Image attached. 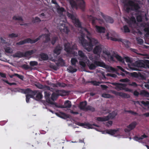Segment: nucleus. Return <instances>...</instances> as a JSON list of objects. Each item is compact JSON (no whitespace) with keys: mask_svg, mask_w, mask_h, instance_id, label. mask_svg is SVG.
<instances>
[{"mask_svg":"<svg viewBox=\"0 0 149 149\" xmlns=\"http://www.w3.org/2000/svg\"><path fill=\"white\" fill-rule=\"evenodd\" d=\"M47 90V91H45V96L46 99L47 101L49 103L51 104H54V102L52 101L49 98V96L50 95V93H49V91L50 90V88H49V90Z\"/></svg>","mask_w":149,"mask_h":149,"instance_id":"obj_16","label":"nucleus"},{"mask_svg":"<svg viewBox=\"0 0 149 149\" xmlns=\"http://www.w3.org/2000/svg\"><path fill=\"white\" fill-rule=\"evenodd\" d=\"M112 93L117 96H119L123 98H128L129 97L128 95L125 93L122 92H118L114 91H112Z\"/></svg>","mask_w":149,"mask_h":149,"instance_id":"obj_20","label":"nucleus"},{"mask_svg":"<svg viewBox=\"0 0 149 149\" xmlns=\"http://www.w3.org/2000/svg\"><path fill=\"white\" fill-rule=\"evenodd\" d=\"M58 13L59 15L60 18L58 19H55L54 22L56 23L57 26V27L58 29L60 30L62 33H68L69 31L68 28L65 26V23L66 22L65 15H66L68 17L71 19L73 22L76 26L79 28L78 30L80 31V33L83 35L85 33V31L84 29H86L83 28L81 27L80 23L78 19L76 18L73 15L69 14V13L65 11L63 8L59 7L58 8Z\"/></svg>","mask_w":149,"mask_h":149,"instance_id":"obj_1","label":"nucleus"},{"mask_svg":"<svg viewBox=\"0 0 149 149\" xmlns=\"http://www.w3.org/2000/svg\"><path fill=\"white\" fill-rule=\"evenodd\" d=\"M140 94L143 96L146 97H149V93L145 90H143L141 92Z\"/></svg>","mask_w":149,"mask_h":149,"instance_id":"obj_43","label":"nucleus"},{"mask_svg":"<svg viewBox=\"0 0 149 149\" xmlns=\"http://www.w3.org/2000/svg\"><path fill=\"white\" fill-rule=\"evenodd\" d=\"M129 85L134 87H136L137 86V84L135 82H130L128 84Z\"/></svg>","mask_w":149,"mask_h":149,"instance_id":"obj_54","label":"nucleus"},{"mask_svg":"<svg viewBox=\"0 0 149 149\" xmlns=\"http://www.w3.org/2000/svg\"><path fill=\"white\" fill-rule=\"evenodd\" d=\"M5 52L8 54H12L13 53V49L12 48L10 47H6L4 48Z\"/></svg>","mask_w":149,"mask_h":149,"instance_id":"obj_29","label":"nucleus"},{"mask_svg":"<svg viewBox=\"0 0 149 149\" xmlns=\"http://www.w3.org/2000/svg\"><path fill=\"white\" fill-rule=\"evenodd\" d=\"M18 34L17 33H12L8 35V36L10 38H15L18 36Z\"/></svg>","mask_w":149,"mask_h":149,"instance_id":"obj_49","label":"nucleus"},{"mask_svg":"<svg viewBox=\"0 0 149 149\" xmlns=\"http://www.w3.org/2000/svg\"><path fill=\"white\" fill-rule=\"evenodd\" d=\"M107 76H111L112 77L114 78L116 77V75L115 74H111L109 73L107 74Z\"/></svg>","mask_w":149,"mask_h":149,"instance_id":"obj_61","label":"nucleus"},{"mask_svg":"<svg viewBox=\"0 0 149 149\" xmlns=\"http://www.w3.org/2000/svg\"><path fill=\"white\" fill-rule=\"evenodd\" d=\"M87 104L86 102L84 101L80 103L79 106V108L80 109H86L87 108H86V105Z\"/></svg>","mask_w":149,"mask_h":149,"instance_id":"obj_34","label":"nucleus"},{"mask_svg":"<svg viewBox=\"0 0 149 149\" xmlns=\"http://www.w3.org/2000/svg\"><path fill=\"white\" fill-rule=\"evenodd\" d=\"M112 124V122L111 121H108L107 123V125L108 126H111Z\"/></svg>","mask_w":149,"mask_h":149,"instance_id":"obj_63","label":"nucleus"},{"mask_svg":"<svg viewBox=\"0 0 149 149\" xmlns=\"http://www.w3.org/2000/svg\"><path fill=\"white\" fill-rule=\"evenodd\" d=\"M107 39L113 41H122V39L116 33L111 31L108 33L106 35Z\"/></svg>","mask_w":149,"mask_h":149,"instance_id":"obj_8","label":"nucleus"},{"mask_svg":"<svg viewBox=\"0 0 149 149\" xmlns=\"http://www.w3.org/2000/svg\"><path fill=\"white\" fill-rule=\"evenodd\" d=\"M132 67L135 68L136 69V70H137V69L136 67H143L145 68H146L147 67L142 62L140 61H137L132 64Z\"/></svg>","mask_w":149,"mask_h":149,"instance_id":"obj_14","label":"nucleus"},{"mask_svg":"<svg viewBox=\"0 0 149 149\" xmlns=\"http://www.w3.org/2000/svg\"><path fill=\"white\" fill-rule=\"evenodd\" d=\"M93 51L94 54H96L99 57H100V54L102 52V53L101 54L102 57L105 58L106 56V57L108 58L109 61H113V57H115L118 61L122 62H124V61L122 57L118 54H115L113 55V56H111L109 52L100 43L95 46Z\"/></svg>","mask_w":149,"mask_h":149,"instance_id":"obj_2","label":"nucleus"},{"mask_svg":"<svg viewBox=\"0 0 149 149\" xmlns=\"http://www.w3.org/2000/svg\"><path fill=\"white\" fill-rule=\"evenodd\" d=\"M141 103L143 105L147 107L148 111H149V100L147 99L143 101H136L134 102V104H138L141 106Z\"/></svg>","mask_w":149,"mask_h":149,"instance_id":"obj_17","label":"nucleus"},{"mask_svg":"<svg viewBox=\"0 0 149 149\" xmlns=\"http://www.w3.org/2000/svg\"><path fill=\"white\" fill-rule=\"evenodd\" d=\"M42 95L41 93L38 92L36 93L35 99L36 100H38L42 99Z\"/></svg>","mask_w":149,"mask_h":149,"instance_id":"obj_44","label":"nucleus"},{"mask_svg":"<svg viewBox=\"0 0 149 149\" xmlns=\"http://www.w3.org/2000/svg\"><path fill=\"white\" fill-rule=\"evenodd\" d=\"M102 97L104 98H109L112 97V96L110 95L106 94L103 93L102 95Z\"/></svg>","mask_w":149,"mask_h":149,"instance_id":"obj_50","label":"nucleus"},{"mask_svg":"<svg viewBox=\"0 0 149 149\" xmlns=\"http://www.w3.org/2000/svg\"><path fill=\"white\" fill-rule=\"evenodd\" d=\"M100 15L107 22L112 23L113 22V20L111 17L108 16H105L102 13H100Z\"/></svg>","mask_w":149,"mask_h":149,"instance_id":"obj_19","label":"nucleus"},{"mask_svg":"<svg viewBox=\"0 0 149 149\" xmlns=\"http://www.w3.org/2000/svg\"><path fill=\"white\" fill-rule=\"evenodd\" d=\"M120 70H121L123 72H125L126 74H128L129 73L127 72V71H125V70H124L123 68H122L120 66H118L117 67Z\"/></svg>","mask_w":149,"mask_h":149,"instance_id":"obj_55","label":"nucleus"},{"mask_svg":"<svg viewBox=\"0 0 149 149\" xmlns=\"http://www.w3.org/2000/svg\"><path fill=\"white\" fill-rule=\"evenodd\" d=\"M121 42L123 43L125 45L126 47H129L130 43L128 41L122 39V41Z\"/></svg>","mask_w":149,"mask_h":149,"instance_id":"obj_48","label":"nucleus"},{"mask_svg":"<svg viewBox=\"0 0 149 149\" xmlns=\"http://www.w3.org/2000/svg\"><path fill=\"white\" fill-rule=\"evenodd\" d=\"M72 106L71 102L69 100H67L65 101L64 103V105L62 107H58L70 108Z\"/></svg>","mask_w":149,"mask_h":149,"instance_id":"obj_24","label":"nucleus"},{"mask_svg":"<svg viewBox=\"0 0 149 149\" xmlns=\"http://www.w3.org/2000/svg\"><path fill=\"white\" fill-rule=\"evenodd\" d=\"M95 27L96 32L99 33H104L105 32V29L104 27L97 25L95 26Z\"/></svg>","mask_w":149,"mask_h":149,"instance_id":"obj_22","label":"nucleus"},{"mask_svg":"<svg viewBox=\"0 0 149 149\" xmlns=\"http://www.w3.org/2000/svg\"><path fill=\"white\" fill-rule=\"evenodd\" d=\"M121 1L124 4V10L127 12L131 10H138L140 8L139 4L143 3L141 1L135 2L130 0H121Z\"/></svg>","mask_w":149,"mask_h":149,"instance_id":"obj_4","label":"nucleus"},{"mask_svg":"<svg viewBox=\"0 0 149 149\" xmlns=\"http://www.w3.org/2000/svg\"><path fill=\"white\" fill-rule=\"evenodd\" d=\"M78 125L79 126L84 127L87 128V129L95 128L93 127V126L94 125L96 127H99V126L98 125H95L94 124L92 125L88 123L86 124H85L82 123H79Z\"/></svg>","mask_w":149,"mask_h":149,"instance_id":"obj_21","label":"nucleus"},{"mask_svg":"<svg viewBox=\"0 0 149 149\" xmlns=\"http://www.w3.org/2000/svg\"><path fill=\"white\" fill-rule=\"evenodd\" d=\"M28 38L25 39L24 40L21 41L16 43L17 45H21L24 44L26 43H29Z\"/></svg>","mask_w":149,"mask_h":149,"instance_id":"obj_38","label":"nucleus"},{"mask_svg":"<svg viewBox=\"0 0 149 149\" xmlns=\"http://www.w3.org/2000/svg\"><path fill=\"white\" fill-rule=\"evenodd\" d=\"M85 31L84 34L86 35L88 40V42L83 38V35L79 38V43L84 47V48L88 51H90L93 49V47L96 46L99 43L98 41L96 39L90 37L91 33L87 29H84Z\"/></svg>","mask_w":149,"mask_h":149,"instance_id":"obj_3","label":"nucleus"},{"mask_svg":"<svg viewBox=\"0 0 149 149\" xmlns=\"http://www.w3.org/2000/svg\"><path fill=\"white\" fill-rule=\"evenodd\" d=\"M117 114L116 112L114 111L106 116L102 117H98L97 118V120L99 121H105L108 120L110 118H114Z\"/></svg>","mask_w":149,"mask_h":149,"instance_id":"obj_9","label":"nucleus"},{"mask_svg":"<svg viewBox=\"0 0 149 149\" xmlns=\"http://www.w3.org/2000/svg\"><path fill=\"white\" fill-rule=\"evenodd\" d=\"M65 50L68 53L72 54L74 55L77 56V53L75 52L74 50L76 49L77 46L75 44H70L68 43L64 45Z\"/></svg>","mask_w":149,"mask_h":149,"instance_id":"obj_7","label":"nucleus"},{"mask_svg":"<svg viewBox=\"0 0 149 149\" xmlns=\"http://www.w3.org/2000/svg\"><path fill=\"white\" fill-rule=\"evenodd\" d=\"M91 83L93 84V85L96 86L99 85V84L103 83V82H97L95 81H91Z\"/></svg>","mask_w":149,"mask_h":149,"instance_id":"obj_52","label":"nucleus"},{"mask_svg":"<svg viewBox=\"0 0 149 149\" xmlns=\"http://www.w3.org/2000/svg\"><path fill=\"white\" fill-rule=\"evenodd\" d=\"M99 22L100 24L103 23V20L101 19L98 18H93L92 19V23L93 24H95L97 22Z\"/></svg>","mask_w":149,"mask_h":149,"instance_id":"obj_33","label":"nucleus"},{"mask_svg":"<svg viewBox=\"0 0 149 149\" xmlns=\"http://www.w3.org/2000/svg\"><path fill=\"white\" fill-rule=\"evenodd\" d=\"M147 12H142L136 14V17L137 20L138 22H141L142 20V17L143 16H145L146 20H148V18L147 17Z\"/></svg>","mask_w":149,"mask_h":149,"instance_id":"obj_12","label":"nucleus"},{"mask_svg":"<svg viewBox=\"0 0 149 149\" xmlns=\"http://www.w3.org/2000/svg\"><path fill=\"white\" fill-rule=\"evenodd\" d=\"M69 3L72 8H79L83 11L85 8V3L84 0H76V2L74 0H70Z\"/></svg>","mask_w":149,"mask_h":149,"instance_id":"obj_5","label":"nucleus"},{"mask_svg":"<svg viewBox=\"0 0 149 149\" xmlns=\"http://www.w3.org/2000/svg\"><path fill=\"white\" fill-rule=\"evenodd\" d=\"M35 85L37 87L40 89H43L44 90H49V87L48 86H42L39 83H37Z\"/></svg>","mask_w":149,"mask_h":149,"instance_id":"obj_27","label":"nucleus"},{"mask_svg":"<svg viewBox=\"0 0 149 149\" xmlns=\"http://www.w3.org/2000/svg\"><path fill=\"white\" fill-rule=\"evenodd\" d=\"M124 111L125 112H128L132 115H136L137 114V113L135 112H134V111H131V110H130V111H126V110H125Z\"/></svg>","mask_w":149,"mask_h":149,"instance_id":"obj_56","label":"nucleus"},{"mask_svg":"<svg viewBox=\"0 0 149 149\" xmlns=\"http://www.w3.org/2000/svg\"><path fill=\"white\" fill-rule=\"evenodd\" d=\"M136 40L138 43H139L140 44H141L143 43V40L141 39H140L139 38H137Z\"/></svg>","mask_w":149,"mask_h":149,"instance_id":"obj_60","label":"nucleus"},{"mask_svg":"<svg viewBox=\"0 0 149 149\" xmlns=\"http://www.w3.org/2000/svg\"><path fill=\"white\" fill-rule=\"evenodd\" d=\"M56 114L58 117L64 119H66L69 117V116L68 115L63 112H61L60 114L56 113Z\"/></svg>","mask_w":149,"mask_h":149,"instance_id":"obj_32","label":"nucleus"},{"mask_svg":"<svg viewBox=\"0 0 149 149\" xmlns=\"http://www.w3.org/2000/svg\"><path fill=\"white\" fill-rule=\"evenodd\" d=\"M24 53L19 52L13 55V56L14 57L19 58L22 57H24Z\"/></svg>","mask_w":149,"mask_h":149,"instance_id":"obj_36","label":"nucleus"},{"mask_svg":"<svg viewBox=\"0 0 149 149\" xmlns=\"http://www.w3.org/2000/svg\"><path fill=\"white\" fill-rule=\"evenodd\" d=\"M120 81L124 82H128L129 81V80L127 79H120Z\"/></svg>","mask_w":149,"mask_h":149,"instance_id":"obj_58","label":"nucleus"},{"mask_svg":"<svg viewBox=\"0 0 149 149\" xmlns=\"http://www.w3.org/2000/svg\"><path fill=\"white\" fill-rule=\"evenodd\" d=\"M101 86L103 89H106L108 88L107 86L104 85H101Z\"/></svg>","mask_w":149,"mask_h":149,"instance_id":"obj_64","label":"nucleus"},{"mask_svg":"<svg viewBox=\"0 0 149 149\" xmlns=\"http://www.w3.org/2000/svg\"><path fill=\"white\" fill-rule=\"evenodd\" d=\"M65 86V84L63 83H57L56 85V84H53V87H58V86H60V87H64Z\"/></svg>","mask_w":149,"mask_h":149,"instance_id":"obj_46","label":"nucleus"},{"mask_svg":"<svg viewBox=\"0 0 149 149\" xmlns=\"http://www.w3.org/2000/svg\"><path fill=\"white\" fill-rule=\"evenodd\" d=\"M100 62V61H95L94 63H89V62H88V63H85V65H86V64H87L90 69L94 70V69H95L97 67L100 66L98 65H97V64L96 63V62Z\"/></svg>","mask_w":149,"mask_h":149,"instance_id":"obj_18","label":"nucleus"},{"mask_svg":"<svg viewBox=\"0 0 149 149\" xmlns=\"http://www.w3.org/2000/svg\"><path fill=\"white\" fill-rule=\"evenodd\" d=\"M58 96V95L57 94V92H56H56H54L52 94L51 96V98L53 102V100H55L57 97V96Z\"/></svg>","mask_w":149,"mask_h":149,"instance_id":"obj_40","label":"nucleus"},{"mask_svg":"<svg viewBox=\"0 0 149 149\" xmlns=\"http://www.w3.org/2000/svg\"><path fill=\"white\" fill-rule=\"evenodd\" d=\"M118 131V130H106V132L108 134L113 135L114 134H117Z\"/></svg>","mask_w":149,"mask_h":149,"instance_id":"obj_28","label":"nucleus"},{"mask_svg":"<svg viewBox=\"0 0 149 149\" xmlns=\"http://www.w3.org/2000/svg\"><path fill=\"white\" fill-rule=\"evenodd\" d=\"M137 125V123L136 122H134L132 123L131 124L129 125L127 127L130 129V130H132L134 129L136 125Z\"/></svg>","mask_w":149,"mask_h":149,"instance_id":"obj_37","label":"nucleus"},{"mask_svg":"<svg viewBox=\"0 0 149 149\" xmlns=\"http://www.w3.org/2000/svg\"><path fill=\"white\" fill-rule=\"evenodd\" d=\"M67 70L69 72H71V73H73L77 71V70L76 69L74 68L72 66H70L69 67L67 68Z\"/></svg>","mask_w":149,"mask_h":149,"instance_id":"obj_39","label":"nucleus"},{"mask_svg":"<svg viewBox=\"0 0 149 149\" xmlns=\"http://www.w3.org/2000/svg\"><path fill=\"white\" fill-rule=\"evenodd\" d=\"M132 27L134 26L136 24L137 25L136 23L135 18L133 17H132L130 19V21L127 22Z\"/></svg>","mask_w":149,"mask_h":149,"instance_id":"obj_23","label":"nucleus"},{"mask_svg":"<svg viewBox=\"0 0 149 149\" xmlns=\"http://www.w3.org/2000/svg\"><path fill=\"white\" fill-rule=\"evenodd\" d=\"M13 20H17L19 21H23L22 17L18 15H15L13 17Z\"/></svg>","mask_w":149,"mask_h":149,"instance_id":"obj_45","label":"nucleus"},{"mask_svg":"<svg viewBox=\"0 0 149 149\" xmlns=\"http://www.w3.org/2000/svg\"><path fill=\"white\" fill-rule=\"evenodd\" d=\"M147 137L146 135H143L141 136L140 137H136L134 138V139L135 140L137 141H139L140 140H142L144 138H146Z\"/></svg>","mask_w":149,"mask_h":149,"instance_id":"obj_47","label":"nucleus"},{"mask_svg":"<svg viewBox=\"0 0 149 149\" xmlns=\"http://www.w3.org/2000/svg\"><path fill=\"white\" fill-rule=\"evenodd\" d=\"M41 21V20L38 17L33 18L32 19V22L33 23H39Z\"/></svg>","mask_w":149,"mask_h":149,"instance_id":"obj_41","label":"nucleus"},{"mask_svg":"<svg viewBox=\"0 0 149 149\" xmlns=\"http://www.w3.org/2000/svg\"><path fill=\"white\" fill-rule=\"evenodd\" d=\"M121 29L123 32L125 33L129 32L130 31L129 28L126 25L124 26L123 28H121Z\"/></svg>","mask_w":149,"mask_h":149,"instance_id":"obj_42","label":"nucleus"},{"mask_svg":"<svg viewBox=\"0 0 149 149\" xmlns=\"http://www.w3.org/2000/svg\"><path fill=\"white\" fill-rule=\"evenodd\" d=\"M124 59L126 62L128 63V65L129 67L132 70H136V69L132 67V64L134 63L132 62V60L128 57H126L124 58Z\"/></svg>","mask_w":149,"mask_h":149,"instance_id":"obj_15","label":"nucleus"},{"mask_svg":"<svg viewBox=\"0 0 149 149\" xmlns=\"http://www.w3.org/2000/svg\"><path fill=\"white\" fill-rule=\"evenodd\" d=\"M57 38L55 37H54L52 38V43L53 45H54V43L57 40Z\"/></svg>","mask_w":149,"mask_h":149,"instance_id":"obj_59","label":"nucleus"},{"mask_svg":"<svg viewBox=\"0 0 149 149\" xmlns=\"http://www.w3.org/2000/svg\"><path fill=\"white\" fill-rule=\"evenodd\" d=\"M86 109L92 111H95V108L91 106L88 107Z\"/></svg>","mask_w":149,"mask_h":149,"instance_id":"obj_57","label":"nucleus"},{"mask_svg":"<svg viewBox=\"0 0 149 149\" xmlns=\"http://www.w3.org/2000/svg\"><path fill=\"white\" fill-rule=\"evenodd\" d=\"M141 26L145 27L144 30L146 32L147 35L149 36V24H142Z\"/></svg>","mask_w":149,"mask_h":149,"instance_id":"obj_31","label":"nucleus"},{"mask_svg":"<svg viewBox=\"0 0 149 149\" xmlns=\"http://www.w3.org/2000/svg\"><path fill=\"white\" fill-rule=\"evenodd\" d=\"M36 52V49L31 50L26 52L24 53V56L26 57H28L31 55L33 54Z\"/></svg>","mask_w":149,"mask_h":149,"instance_id":"obj_25","label":"nucleus"},{"mask_svg":"<svg viewBox=\"0 0 149 149\" xmlns=\"http://www.w3.org/2000/svg\"><path fill=\"white\" fill-rule=\"evenodd\" d=\"M42 36H43L44 37H45V42H48L50 40V38L49 37V35L48 34L45 35H43L40 36H39V37L34 40H32L30 38H28V40H29V43L31 44L35 43L39 40Z\"/></svg>","mask_w":149,"mask_h":149,"instance_id":"obj_10","label":"nucleus"},{"mask_svg":"<svg viewBox=\"0 0 149 149\" xmlns=\"http://www.w3.org/2000/svg\"><path fill=\"white\" fill-rule=\"evenodd\" d=\"M96 63L98 65L100 66V67L106 68L108 71L109 72H115L116 71V70L115 68L106 65L105 63L103 62H96Z\"/></svg>","mask_w":149,"mask_h":149,"instance_id":"obj_11","label":"nucleus"},{"mask_svg":"<svg viewBox=\"0 0 149 149\" xmlns=\"http://www.w3.org/2000/svg\"><path fill=\"white\" fill-rule=\"evenodd\" d=\"M38 64V62L36 61H31L30 62V65L31 66H34Z\"/></svg>","mask_w":149,"mask_h":149,"instance_id":"obj_53","label":"nucleus"},{"mask_svg":"<svg viewBox=\"0 0 149 149\" xmlns=\"http://www.w3.org/2000/svg\"><path fill=\"white\" fill-rule=\"evenodd\" d=\"M40 58H41V60H46L48 59V57L47 54L42 53L40 55Z\"/></svg>","mask_w":149,"mask_h":149,"instance_id":"obj_35","label":"nucleus"},{"mask_svg":"<svg viewBox=\"0 0 149 149\" xmlns=\"http://www.w3.org/2000/svg\"><path fill=\"white\" fill-rule=\"evenodd\" d=\"M71 62L72 65H74L77 63L78 62V61L75 58H72L71 59Z\"/></svg>","mask_w":149,"mask_h":149,"instance_id":"obj_51","label":"nucleus"},{"mask_svg":"<svg viewBox=\"0 0 149 149\" xmlns=\"http://www.w3.org/2000/svg\"><path fill=\"white\" fill-rule=\"evenodd\" d=\"M56 92H57V94L58 95L64 96L68 94V93L66 91L63 90L60 91L57 90Z\"/></svg>","mask_w":149,"mask_h":149,"instance_id":"obj_30","label":"nucleus"},{"mask_svg":"<svg viewBox=\"0 0 149 149\" xmlns=\"http://www.w3.org/2000/svg\"><path fill=\"white\" fill-rule=\"evenodd\" d=\"M24 93L27 94L26 95V101L27 103L29 102V100L30 98L33 97L34 96V93L29 89H26L24 91Z\"/></svg>","mask_w":149,"mask_h":149,"instance_id":"obj_13","label":"nucleus"},{"mask_svg":"<svg viewBox=\"0 0 149 149\" xmlns=\"http://www.w3.org/2000/svg\"><path fill=\"white\" fill-rule=\"evenodd\" d=\"M51 2L53 3L54 4H56V7H57V10H58V8H59V7H60V8H61L59 6H58L57 4V3L56 2V1H55V0H51Z\"/></svg>","mask_w":149,"mask_h":149,"instance_id":"obj_62","label":"nucleus"},{"mask_svg":"<svg viewBox=\"0 0 149 149\" xmlns=\"http://www.w3.org/2000/svg\"><path fill=\"white\" fill-rule=\"evenodd\" d=\"M78 56H79L78 57V58L79 60V64L83 67H84L85 66V63H88V62H89V60L84 53L81 51H78Z\"/></svg>","mask_w":149,"mask_h":149,"instance_id":"obj_6","label":"nucleus"},{"mask_svg":"<svg viewBox=\"0 0 149 149\" xmlns=\"http://www.w3.org/2000/svg\"><path fill=\"white\" fill-rule=\"evenodd\" d=\"M61 49L62 47L60 45L57 46L54 50V54L58 55L60 54Z\"/></svg>","mask_w":149,"mask_h":149,"instance_id":"obj_26","label":"nucleus"}]
</instances>
